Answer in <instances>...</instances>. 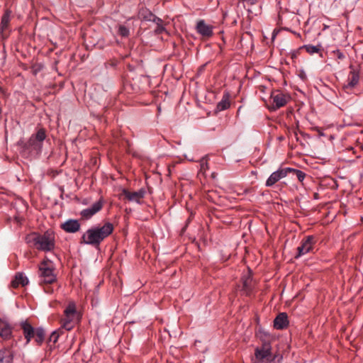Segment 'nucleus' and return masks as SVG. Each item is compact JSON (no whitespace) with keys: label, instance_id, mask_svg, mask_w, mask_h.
Returning a JSON list of instances; mask_svg holds the SVG:
<instances>
[{"label":"nucleus","instance_id":"4be33fe9","mask_svg":"<svg viewBox=\"0 0 363 363\" xmlns=\"http://www.w3.org/2000/svg\"><path fill=\"white\" fill-rule=\"evenodd\" d=\"M230 96L229 94L225 93L223 94L222 99L218 103L216 110L218 111H223L228 109L230 107Z\"/></svg>","mask_w":363,"mask_h":363},{"label":"nucleus","instance_id":"a878e982","mask_svg":"<svg viewBox=\"0 0 363 363\" xmlns=\"http://www.w3.org/2000/svg\"><path fill=\"white\" fill-rule=\"evenodd\" d=\"M118 34L123 38H126L129 35V28L124 25H119L118 27Z\"/></svg>","mask_w":363,"mask_h":363},{"label":"nucleus","instance_id":"f8f14e48","mask_svg":"<svg viewBox=\"0 0 363 363\" xmlns=\"http://www.w3.org/2000/svg\"><path fill=\"white\" fill-rule=\"evenodd\" d=\"M272 99L275 108H279L287 104L290 99V96L282 92L277 91L272 94Z\"/></svg>","mask_w":363,"mask_h":363},{"label":"nucleus","instance_id":"393cba45","mask_svg":"<svg viewBox=\"0 0 363 363\" xmlns=\"http://www.w3.org/2000/svg\"><path fill=\"white\" fill-rule=\"evenodd\" d=\"M289 173H293L294 175H296L300 182H303L306 176V173H304L303 171L293 168H290Z\"/></svg>","mask_w":363,"mask_h":363},{"label":"nucleus","instance_id":"6e6552de","mask_svg":"<svg viewBox=\"0 0 363 363\" xmlns=\"http://www.w3.org/2000/svg\"><path fill=\"white\" fill-rule=\"evenodd\" d=\"M290 167L279 168L277 171L271 174L267 179L265 186L267 187L272 186L281 179L286 177L289 173Z\"/></svg>","mask_w":363,"mask_h":363},{"label":"nucleus","instance_id":"6ab92c4d","mask_svg":"<svg viewBox=\"0 0 363 363\" xmlns=\"http://www.w3.org/2000/svg\"><path fill=\"white\" fill-rule=\"evenodd\" d=\"M28 284V278L23 273L18 272L16 274L14 279L11 281L13 288H18L19 286H24Z\"/></svg>","mask_w":363,"mask_h":363},{"label":"nucleus","instance_id":"aec40b11","mask_svg":"<svg viewBox=\"0 0 363 363\" xmlns=\"http://www.w3.org/2000/svg\"><path fill=\"white\" fill-rule=\"evenodd\" d=\"M12 336V328L7 323L0 325V337L4 340H9Z\"/></svg>","mask_w":363,"mask_h":363},{"label":"nucleus","instance_id":"f03ea898","mask_svg":"<svg viewBox=\"0 0 363 363\" xmlns=\"http://www.w3.org/2000/svg\"><path fill=\"white\" fill-rule=\"evenodd\" d=\"M28 242H33L38 250L49 252L55 248V235L51 231H46L43 234L34 233L28 238Z\"/></svg>","mask_w":363,"mask_h":363},{"label":"nucleus","instance_id":"9d476101","mask_svg":"<svg viewBox=\"0 0 363 363\" xmlns=\"http://www.w3.org/2000/svg\"><path fill=\"white\" fill-rule=\"evenodd\" d=\"M314 239L313 236L309 235L301 241V245L297 248L298 255L296 256V258L307 254L313 249Z\"/></svg>","mask_w":363,"mask_h":363},{"label":"nucleus","instance_id":"c756f323","mask_svg":"<svg viewBox=\"0 0 363 363\" xmlns=\"http://www.w3.org/2000/svg\"><path fill=\"white\" fill-rule=\"evenodd\" d=\"M151 21L155 23L156 25L162 24V20L160 18L156 16L155 15H154V16L152 18Z\"/></svg>","mask_w":363,"mask_h":363},{"label":"nucleus","instance_id":"1a4fd4ad","mask_svg":"<svg viewBox=\"0 0 363 363\" xmlns=\"http://www.w3.org/2000/svg\"><path fill=\"white\" fill-rule=\"evenodd\" d=\"M213 26L207 24L204 20H199L196 23V30L203 39H208L213 35Z\"/></svg>","mask_w":363,"mask_h":363},{"label":"nucleus","instance_id":"20e7f679","mask_svg":"<svg viewBox=\"0 0 363 363\" xmlns=\"http://www.w3.org/2000/svg\"><path fill=\"white\" fill-rule=\"evenodd\" d=\"M276 356L272 352L270 342L264 341L261 346L255 350V357L252 359V363H274Z\"/></svg>","mask_w":363,"mask_h":363},{"label":"nucleus","instance_id":"2f4dec72","mask_svg":"<svg viewBox=\"0 0 363 363\" xmlns=\"http://www.w3.org/2000/svg\"><path fill=\"white\" fill-rule=\"evenodd\" d=\"M244 2H247V4H250V5H253L256 3V0H242Z\"/></svg>","mask_w":363,"mask_h":363},{"label":"nucleus","instance_id":"ddd939ff","mask_svg":"<svg viewBox=\"0 0 363 363\" xmlns=\"http://www.w3.org/2000/svg\"><path fill=\"white\" fill-rule=\"evenodd\" d=\"M103 207V202L99 200L91 205V207L81 211V216L85 219L91 218L94 214L99 212Z\"/></svg>","mask_w":363,"mask_h":363},{"label":"nucleus","instance_id":"9b49d317","mask_svg":"<svg viewBox=\"0 0 363 363\" xmlns=\"http://www.w3.org/2000/svg\"><path fill=\"white\" fill-rule=\"evenodd\" d=\"M145 193L146 191L144 189H140L133 192L124 189L122 191L123 195L125 196L128 201H135L138 203H140V200L144 198Z\"/></svg>","mask_w":363,"mask_h":363},{"label":"nucleus","instance_id":"a211bd4d","mask_svg":"<svg viewBox=\"0 0 363 363\" xmlns=\"http://www.w3.org/2000/svg\"><path fill=\"white\" fill-rule=\"evenodd\" d=\"M254 287L252 278L245 276L242 279V291L246 296H250Z\"/></svg>","mask_w":363,"mask_h":363},{"label":"nucleus","instance_id":"f3484780","mask_svg":"<svg viewBox=\"0 0 363 363\" xmlns=\"http://www.w3.org/2000/svg\"><path fill=\"white\" fill-rule=\"evenodd\" d=\"M13 352L9 347L0 350V363H13Z\"/></svg>","mask_w":363,"mask_h":363},{"label":"nucleus","instance_id":"2eb2a0df","mask_svg":"<svg viewBox=\"0 0 363 363\" xmlns=\"http://www.w3.org/2000/svg\"><path fill=\"white\" fill-rule=\"evenodd\" d=\"M288 315L286 313H280L274 320V328L277 330H284L289 325Z\"/></svg>","mask_w":363,"mask_h":363},{"label":"nucleus","instance_id":"f257e3e1","mask_svg":"<svg viewBox=\"0 0 363 363\" xmlns=\"http://www.w3.org/2000/svg\"><path fill=\"white\" fill-rule=\"evenodd\" d=\"M113 230L114 226L110 222L92 226L82 235L79 242L97 248L106 238L113 233Z\"/></svg>","mask_w":363,"mask_h":363},{"label":"nucleus","instance_id":"5701e85b","mask_svg":"<svg viewBox=\"0 0 363 363\" xmlns=\"http://www.w3.org/2000/svg\"><path fill=\"white\" fill-rule=\"evenodd\" d=\"M301 48L305 49L306 51L310 55H313L320 52L321 45H305L303 47H301Z\"/></svg>","mask_w":363,"mask_h":363},{"label":"nucleus","instance_id":"dca6fc26","mask_svg":"<svg viewBox=\"0 0 363 363\" xmlns=\"http://www.w3.org/2000/svg\"><path fill=\"white\" fill-rule=\"evenodd\" d=\"M61 228L67 233H74L79 230L80 224L77 220L69 219L61 225Z\"/></svg>","mask_w":363,"mask_h":363},{"label":"nucleus","instance_id":"72a5a7b5","mask_svg":"<svg viewBox=\"0 0 363 363\" xmlns=\"http://www.w3.org/2000/svg\"><path fill=\"white\" fill-rule=\"evenodd\" d=\"M314 198H315V199H317V198H318V194H317V193L314 194Z\"/></svg>","mask_w":363,"mask_h":363},{"label":"nucleus","instance_id":"473e14b6","mask_svg":"<svg viewBox=\"0 0 363 363\" xmlns=\"http://www.w3.org/2000/svg\"><path fill=\"white\" fill-rule=\"evenodd\" d=\"M210 193H211V192H209V193L208 194L207 197H208V199H212V196L210 194Z\"/></svg>","mask_w":363,"mask_h":363},{"label":"nucleus","instance_id":"c85d7f7f","mask_svg":"<svg viewBox=\"0 0 363 363\" xmlns=\"http://www.w3.org/2000/svg\"><path fill=\"white\" fill-rule=\"evenodd\" d=\"M165 30L164 27L162 26V24L157 25V27L155 30V33L156 34H161Z\"/></svg>","mask_w":363,"mask_h":363},{"label":"nucleus","instance_id":"423d86ee","mask_svg":"<svg viewBox=\"0 0 363 363\" xmlns=\"http://www.w3.org/2000/svg\"><path fill=\"white\" fill-rule=\"evenodd\" d=\"M77 311L74 302H69L64 311V317L61 319L62 327L67 330H72L76 323Z\"/></svg>","mask_w":363,"mask_h":363},{"label":"nucleus","instance_id":"7ed1b4c3","mask_svg":"<svg viewBox=\"0 0 363 363\" xmlns=\"http://www.w3.org/2000/svg\"><path fill=\"white\" fill-rule=\"evenodd\" d=\"M23 335L26 340V344L28 345L32 339H34L35 344L40 346L45 339V330L41 328H34L27 320L22 321L20 323Z\"/></svg>","mask_w":363,"mask_h":363},{"label":"nucleus","instance_id":"bb28decb","mask_svg":"<svg viewBox=\"0 0 363 363\" xmlns=\"http://www.w3.org/2000/svg\"><path fill=\"white\" fill-rule=\"evenodd\" d=\"M200 166H201V171H206V169H208V156L206 155L205 157H202L200 160Z\"/></svg>","mask_w":363,"mask_h":363},{"label":"nucleus","instance_id":"412c9836","mask_svg":"<svg viewBox=\"0 0 363 363\" xmlns=\"http://www.w3.org/2000/svg\"><path fill=\"white\" fill-rule=\"evenodd\" d=\"M359 79V72L354 69L350 71L347 78V84L345 85V87L353 88L358 84Z\"/></svg>","mask_w":363,"mask_h":363},{"label":"nucleus","instance_id":"4468645a","mask_svg":"<svg viewBox=\"0 0 363 363\" xmlns=\"http://www.w3.org/2000/svg\"><path fill=\"white\" fill-rule=\"evenodd\" d=\"M10 23V12L6 11L2 16L1 23H0V36L2 38H6L9 36V33L8 32Z\"/></svg>","mask_w":363,"mask_h":363},{"label":"nucleus","instance_id":"0eeeda50","mask_svg":"<svg viewBox=\"0 0 363 363\" xmlns=\"http://www.w3.org/2000/svg\"><path fill=\"white\" fill-rule=\"evenodd\" d=\"M46 138V133L44 128L39 129L35 135H32L28 142L25 144V147L30 151L39 152L41 151L43 142Z\"/></svg>","mask_w":363,"mask_h":363},{"label":"nucleus","instance_id":"7c9ffc66","mask_svg":"<svg viewBox=\"0 0 363 363\" xmlns=\"http://www.w3.org/2000/svg\"><path fill=\"white\" fill-rule=\"evenodd\" d=\"M334 54L337 57L338 59L340 60H342L345 57V55L340 50L334 51Z\"/></svg>","mask_w":363,"mask_h":363},{"label":"nucleus","instance_id":"f704fd0d","mask_svg":"<svg viewBox=\"0 0 363 363\" xmlns=\"http://www.w3.org/2000/svg\"><path fill=\"white\" fill-rule=\"evenodd\" d=\"M362 60H363V55H362Z\"/></svg>","mask_w":363,"mask_h":363},{"label":"nucleus","instance_id":"39448f33","mask_svg":"<svg viewBox=\"0 0 363 363\" xmlns=\"http://www.w3.org/2000/svg\"><path fill=\"white\" fill-rule=\"evenodd\" d=\"M54 271L55 268L50 260L45 259L42 261L39 264V277L40 282L48 284L55 282L57 277Z\"/></svg>","mask_w":363,"mask_h":363},{"label":"nucleus","instance_id":"b1692460","mask_svg":"<svg viewBox=\"0 0 363 363\" xmlns=\"http://www.w3.org/2000/svg\"><path fill=\"white\" fill-rule=\"evenodd\" d=\"M140 17L147 21H151L152 18H153L154 15L150 10L147 9H144L140 10Z\"/></svg>","mask_w":363,"mask_h":363},{"label":"nucleus","instance_id":"cd10ccee","mask_svg":"<svg viewBox=\"0 0 363 363\" xmlns=\"http://www.w3.org/2000/svg\"><path fill=\"white\" fill-rule=\"evenodd\" d=\"M59 335L58 334L54 331L51 333L49 337V341L52 342L53 343H55L58 340Z\"/></svg>","mask_w":363,"mask_h":363}]
</instances>
